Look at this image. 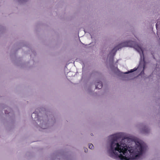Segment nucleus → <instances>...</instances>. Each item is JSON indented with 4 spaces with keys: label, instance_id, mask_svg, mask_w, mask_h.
Segmentation results:
<instances>
[{
    "label": "nucleus",
    "instance_id": "nucleus-3",
    "mask_svg": "<svg viewBox=\"0 0 160 160\" xmlns=\"http://www.w3.org/2000/svg\"><path fill=\"white\" fill-rule=\"evenodd\" d=\"M38 123H39V127H40L41 128L44 129L46 128H47V124L45 122H44L43 120H40V121H39L38 120Z\"/></svg>",
    "mask_w": 160,
    "mask_h": 160
},
{
    "label": "nucleus",
    "instance_id": "nucleus-2",
    "mask_svg": "<svg viewBox=\"0 0 160 160\" xmlns=\"http://www.w3.org/2000/svg\"><path fill=\"white\" fill-rule=\"evenodd\" d=\"M124 47H133L140 54V62L144 61V58L143 52L142 50L139 46L138 45H135V42L132 41H129L128 42H125L119 44L117 46L115 47L110 52L108 55V57H111V58L113 60V58L115 55L116 52L118 50H119L121 48Z\"/></svg>",
    "mask_w": 160,
    "mask_h": 160
},
{
    "label": "nucleus",
    "instance_id": "nucleus-11",
    "mask_svg": "<svg viewBox=\"0 0 160 160\" xmlns=\"http://www.w3.org/2000/svg\"><path fill=\"white\" fill-rule=\"evenodd\" d=\"M27 0H19V1H21L22 2H26Z\"/></svg>",
    "mask_w": 160,
    "mask_h": 160
},
{
    "label": "nucleus",
    "instance_id": "nucleus-10",
    "mask_svg": "<svg viewBox=\"0 0 160 160\" xmlns=\"http://www.w3.org/2000/svg\"><path fill=\"white\" fill-rule=\"evenodd\" d=\"M84 151L85 152H87L88 151V149L87 148H84Z\"/></svg>",
    "mask_w": 160,
    "mask_h": 160
},
{
    "label": "nucleus",
    "instance_id": "nucleus-9",
    "mask_svg": "<svg viewBox=\"0 0 160 160\" xmlns=\"http://www.w3.org/2000/svg\"><path fill=\"white\" fill-rule=\"evenodd\" d=\"M157 35H158V37L159 38L160 40V35L159 34L158 31H157Z\"/></svg>",
    "mask_w": 160,
    "mask_h": 160
},
{
    "label": "nucleus",
    "instance_id": "nucleus-14",
    "mask_svg": "<svg viewBox=\"0 0 160 160\" xmlns=\"http://www.w3.org/2000/svg\"><path fill=\"white\" fill-rule=\"evenodd\" d=\"M91 135L92 136H93V134L92 133H91Z\"/></svg>",
    "mask_w": 160,
    "mask_h": 160
},
{
    "label": "nucleus",
    "instance_id": "nucleus-7",
    "mask_svg": "<svg viewBox=\"0 0 160 160\" xmlns=\"http://www.w3.org/2000/svg\"><path fill=\"white\" fill-rule=\"evenodd\" d=\"M159 27H160V22L158 21L157 23L156 24V28L157 30L158 28Z\"/></svg>",
    "mask_w": 160,
    "mask_h": 160
},
{
    "label": "nucleus",
    "instance_id": "nucleus-15",
    "mask_svg": "<svg viewBox=\"0 0 160 160\" xmlns=\"http://www.w3.org/2000/svg\"><path fill=\"white\" fill-rule=\"evenodd\" d=\"M144 67H145V66H143V68H144Z\"/></svg>",
    "mask_w": 160,
    "mask_h": 160
},
{
    "label": "nucleus",
    "instance_id": "nucleus-5",
    "mask_svg": "<svg viewBox=\"0 0 160 160\" xmlns=\"http://www.w3.org/2000/svg\"><path fill=\"white\" fill-rule=\"evenodd\" d=\"M137 69V68H135L133 69H131L130 71H128L127 72L124 73L125 74H128L130 72H132L134 71H136Z\"/></svg>",
    "mask_w": 160,
    "mask_h": 160
},
{
    "label": "nucleus",
    "instance_id": "nucleus-4",
    "mask_svg": "<svg viewBox=\"0 0 160 160\" xmlns=\"http://www.w3.org/2000/svg\"><path fill=\"white\" fill-rule=\"evenodd\" d=\"M102 86V84L100 81H98L97 82L96 84V88L100 89L101 88Z\"/></svg>",
    "mask_w": 160,
    "mask_h": 160
},
{
    "label": "nucleus",
    "instance_id": "nucleus-13",
    "mask_svg": "<svg viewBox=\"0 0 160 160\" xmlns=\"http://www.w3.org/2000/svg\"><path fill=\"white\" fill-rule=\"evenodd\" d=\"M148 130L147 129L146 130H145V131H144V132H145V133H148Z\"/></svg>",
    "mask_w": 160,
    "mask_h": 160
},
{
    "label": "nucleus",
    "instance_id": "nucleus-1",
    "mask_svg": "<svg viewBox=\"0 0 160 160\" xmlns=\"http://www.w3.org/2000/svg\"><path fill=\"white\" fill-rule=\"evenodd\" d=\"M108 139L107 152L110 157L116 159L138 160L147 148L142 141L124 138L122 133L110 135Z\"/></svg>",
    "mask_w": 160,
    "mask_h": 160
},
{
    "label": "nucleus",
    "instance_id": "nucleus-6",
    "mask_svg": "<svg viewBox=\"0 0 160 160\" xmlns=\"http://www.w3.org/2000/svg\"><path fill=\"white\" fill-rule=\"evenodd\" d=\"M32 118H38V115L36 112H33L32 116Z\"/></svg>",
    "mask_w": 160,
    "mask_h": 160
},
{
    "label": "nucleus",
    "instance_id": "nucleus-12",
    "mask_svg": "<svg viewBox=\"0 0 160 160\" xmlns=\"http://www.w3.org/2000/svg\"><path fill=\"white\" fill-rule=\"evenodd\" d=\"M5 113L6 114H8V113H9V112H8L7 111V110H6L5 111Z\"/></svg>",
    "mask_w": 160,
    "mask_h": 160
},
{
    "label": "nucleus",
    "instance_id": "nucleus-8",
    "mask_svg": "<svg viewBox=\"0 0 160 160\" xmlns=\"http://www.w3.org/2000/svg\"><path fill=\"white\" fill-rule=\"evenodd\" d=\"M89 148L90 149H93L94 148V146L92 144H89Z\"/></svg>",
    "mask_w": 160,
    "mask_h": 160
}]
</instances>
